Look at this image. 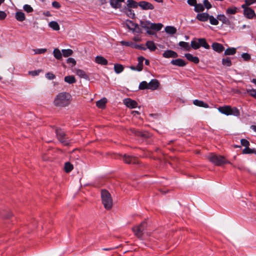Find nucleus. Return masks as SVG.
Masks as SVG:
<instances>
[{
	"label": "nucleus",
	"instance_id": "f257e3e1",
	"mask_svg": "<svg viewBox=\"0 0 256 256\" xmlns=\"http://www.w3.org/2000/svg\"><path fill=\"white\" fill-rule=\"evenodd\" d=\"M71 95L66 92L59 93L55 98L54 104L58 107H64L68 106L71 102Z\"/></svg>",
	"mask_w": 256,
	"mask_h": 256
},
{
	"label": "nucleus",
	"instance_id": "f03ea898",
	"mask_svg": "<svg viewBox=\"0 0 256 256\" xmlns=\"http://www.w3.org/2000/svg\"><path fill=\"white\" fill-rule=\"evenodd\" d=\"M218 110L219 112L226 116H238L240 115V110L236 107H232L230 106H220Z\"/></svg>",
	"mask_w": 256,
	"mask_h": 256
},
{
	"label": "nucleus",
	"instance_id": "7ed1b4c3",
	"mask_svg": "<svg viewBox=\"0 0 256 256\" xmlns=\"http://www.w3.org/2000/svg\"><path fill=\"white\" fill-rule=\"evenodd\" d=\"M101 198L104 208L108 210H110L112 206V200L110 192L106 190H102Z\"/></svg>",
	"mask_w": 256,
	"mask_h": 256
},
{
	"label": "nucleus",
	"instance_id": "20e7f679",
	"mask_svg": "<svg viewBox=\"0 0 256 256\" xmlns=\"http://www.w3.org/2000/svg\"><path fill=\"white\" fill-rule=\"evenodd\" d=\"M208 159L214 164L218 166L228 163V161L223 156H218L214 154H210L208 156Z\"/></svg>",
	"mask_w": 256,
	"mask_h": 256
},
{
	"label": "nucleus",
	"instance_id": "39448f33",
	"mask_svg": "<svg viewBox=\"0 0 256 256\" xmlns=\"http://www.w3.org/2000/svg\"><path fill=\"white\" fill-rule=\"evenodd\" d=\"M140 26L146 29H152L155 30V31L160 30L163 26V25L160 23H152L149 21H140Z\"/></svg>",
	"mask_w": 256,
	"mask_h": 256
},
{
	"label": "nucleus",
	"instance_id": "423d86ee",
	"mask_svg": "<svg viewBox=\"0 0 256 256\" xmlns=\"http://www.w3.org/2000/svg\"><path fill=\"white\" fill-rule=\"evenodd\" d=\"M56 132L59 141L64 146H68L70 144V140L66 137L65 132L60 129L56 128Z\"/></svg>",
	"mask_w": 256,
	"mask_h": 256
},
{
	"label": "nucleus",
	"instance_id": "0eeeda50",
	"mask_svg": "<svg viewBox=\"0 0 256 256\" xmlns=\"http://www.w3.org/2000/svg\"><path fill=\"white\" fill-rule=\"evenodd\" d=\"M146 227V224L143 222L140 224L133 228L132 230L134 234L138 238H142L143 232Z\"/></svg>",
	"mask_w": 256,
	"mask_h": 256
},
{
	"label": "nucleus",
	"instance_id": "6e6552de",
	"mask_svg": "<svg viewBox=\"0 0 256 256\" xmlns=\"http://www.w3.org/2000/svg\"><path fill=\"white\" fill-rule=\"evenodd\" d=\"M138 4L143 10H152L154 8L153 4L146 1L140 2Z\"/></svg>",
	"mask_w": 256,
	"mask_h": 256
},
{
	"label": "nucleus",
	"instance_id": "1a4fd4ad",
	"mask_svg": "<svg viewBox=\"0 0 256 256\" xmlns=\"http://www.w3.org/2000/svg\"><path fill=\"white\" fill-rule=\"evenodd\" d=\"M138 64L136 66H131L130 67V69L134 70H138L140 72L142 70L143 68V62L144 60V58L142 56H140L138 58Z\"/></svg>",
	"mask_w": 256,
	"mask_h": 256
},
{
	"label": "nucleus",
	"instance_id": "9d476101",
	"mask_svg": "<svg viewBox=\"0 0 256 256\" xmlns=\"http://www.w3.org/2000/svg\"><path fill=\"white\" fill-rule=\"evenodd\" d=\"M124 161L128 164H138V160L136 158L126 154L124 156Z\"/></svg>",
	"mask_w": 256,
	"mask_h": 256
},
{
	"label": "nucleus",
	"instance_id": "9b49d317",
	"mask_svg": "<svg viewBox=\"0 0 256 256\" xmlns=\"http://www.w3.org/2000/svg\"><path fill=\"white\" fill-rule=\"evenodd\" d=\"M124 103L127 107L130 108H136L138 106V103L136 101L129 98L124 100Z\"/></svg>",
	"mask_w": 256,
	"mask_h": 256
},
{
	"label": "nucleus",
	"instance_id": "f8f14e48",
	"mask_svg": "<svg viewBox=\"0 0 256 256\" xmlns=\"http://www.w3.org/2000/svg\"><path fill=\"white\" fill-rule=\"evenodd\" d=\"M243 8L244 11V15L247 18L250 19L253 18L256 16L254 10H252L251 8L248 7H245V8Z\"/></svg>",
	"mask_w": 256,
	"mask_h": 256
},
{
	"label": "nucleus",
	"instance_id": "ddd939ff",
	"mask_svg": "<svg viewBox=\"0 0 256 256\" xmlns=\"http://www.w3.org/2000/svg\"><path fill=\"white\" fill-rule=\"evenodd\" d=\"M160 83L156 79H152L151 81L148 83V90H156L159 86Z\"/></svg>",
	"mask_w": 256,
	"mask_h": 256
},
{
	"label": "nucleus",
	"instance_id": "4468645a",
	"mask_svg": "<svg viewBox=\"0 0 256 256\" xmlns=\"http://www.w3.org/2000/svg\"><path fill=\"white\" fill-rule=\"evenodd\" d=\"M162 56L164 58H177L178 56V54L177 53L172 50H168L165 51L163 54Z\"/></svg>",
	"mask_w": 256,
	"mask_h": 256
},
{
	"label": "nucleus",
	"instance_id": "2eb2a0df",
	"mask_svg": "<svg viewBox=\"0 0 256 256\" xmlns=\"http://www.w3.org/2000/svg\"><path fill=\"white\" fill-rule=\"evenodd\" d=\"M212 47L214 51L218 52H221L224 49V46L222 44L218 42L213 43L212 46Z\"/></svg>",
	"mask_w": 256,
	"mask_h": 256
},
{
	"label": "nucleus",
	"instance_id": "dca6fc26",
	"mask_svg": "<svg viewBox=\"0 0 256 256\" xmlns=\"http://www.w3.org/2000/svg\"><path fill=\"white\" fill-rule=\"evenodd\" d=\"M185 57L190 62H192L196 64H197L199 62L200 60L198 57L194 56L190 54H186L184 55Z\"/></svg>",
	"mask_w": 256,
	"mask_h": 256
},
{
	"label": "nucleus",
	"instance_id": "f3484780",
	"mask_svg": "<svg viewBox=\"0 0 256 256\" xmlns=\"http://www.w3.org/2000/svg\"><path fill=\"white\" fill-rule=\"evenodd\" d=\"M171 64L173 65L178 66H184L186 65L185 62L180 58H178L176 60H172L171 61Z\"/></svg>",
	"mask_w": 256,
	"mask_h": 256
},
{
	"label": "nucleus",
	"instance_id": "a211bd4d",
	"mask_svg": "<svg viewBox=\"0 0 256 256\" xmlns=\"http://www.w3.org/2000/svg\"><path fill=\"white\" fill-rule=\"evenodd\" d=\"M95 62L101 65L106 66L108 64V60L102 56H96L95 58Z\"/></svg>",
	"mask_w": 256,
	"mask_h": 256
},
{
	"label": "nucleus",
	"instance_id": "6ab92c4d",
	"mask_svg": "<svg viewBox=\"0 0 256 256\" xmlns=\"http://www.w3.org/2000/svg\"><path fill=\"white\" fill-rule=\"evenodd\" d=\"M209 15L207 13H200L196 16V18L201 22H206L209 18Z\"/></svg>",
	"mask_w": 256,
	"mask_h": 256
},
{
	"label": "nucleus",
	"instance_id": "aec40b11",
	"mask_svg": "<svg viewBox=\"0 0 256 256\" xmlns=\"http://www.w3.org/2000/svg\"><path fill=\"white\" fill-rule=\"evenodd\" d=\"M15 18L19 22H23L26 19L25 14L22 12H17L15 14Z\"/></svg>",
	"mask_w": 256,
	"mask_h": 256
},
{
	"label": "nucleus",
	"instance_id": "412c9836",
	"mask_svg": "<svg viewBox=\"0 0 256 256\" xmlns=\"http://www.w3.org/2000/svg\"><path fill=\"white\" fill-rule=\"evenodd\" d=\"M193 104L196 106L203 107L205 108H208L209 107L208 104L204 102L198 100H195L193 102Z\"/></svg>",
	"mask_w": 256,
	"mask_h": 256
},
{
	"label": "nucleus",
	"instance_id": "4be33fe9",
	"mask_svg": "<svg viewBox=\"0 0 256 256\" xmlns=\"http://www.w3.org/2000/svg\"><path fill=\"white\" fill-rule=\"evenodd\" d=\"M198 44L200 47L202 46L205 48L206 49H209L210 46L206 42V40L204 38H198Z\"/></svg>",
	"mask_w": 256,
	"mask_h": 256
},
{
	"label": "nucleus",
	"instance_id": "5701e85b",
	"mask_svg": "<svg viewBox=\"0 0 256 256\" xmlns=\"http://www.w3.org/2000/svg\"><path fill=\"white\" fill-rule=\"evenodd\" d=\"M74 72L81 78H84L85 79H87L88 78V76H87L85 72H84L82 70L76 69L74 70Z\"/></svg>",
	"mask_w": 256,
	"mask_h": 256
},
{
	"label": "nucleus",
	"instance_id": "b1692460",
	"mask_svg": "<svg viewBox=\"0 0 256 256\" xmlns=\"http://www.w3.org/2000/svg\"><path fill=\"white\" fill-rule=\"evenodd\" d=\"M146 46L150 51H154L156 48V46L153 41L148 40L146 42Z\"/></svg>",
	"mask_w": 256,
	"mask_h": 256
},
{
	"label": "nucleus",
	"instance_id": "393cba45",
	"mask_svg": "<svg viewBox=\"0 0 256 256\" xmlns=\"http://www.w3.org/2000/svg\"><path fill=\"white\" fill-rule=\"evenodd\" d=\"M126 26L128 29L132 30H134L138 26V24L133 22L132 20H126Z\"/></svg>",
	"mask_w": 256,
	"mask_h": 256
},
{
	"label": "nucleus",
	"instance_id": "a878e982",
	"mask_svg": "<svg viewBox=\"0 0 256 256\" xmlns=\"http://www.w3.org/2000/svg\"><path fill=\"white\" fill-rule=\"evenodd\" d=\"M165 32L170 34H174L176 33V29L172 26H166L165 28Z\"/></svg>",
	"mask_w": 256,
	"mask_h": 256
},
{
	"label": "nucleus",
	"instance_id": "bb28decb",
	"mask_svg": "<svg viewBox=\"0 0 256 256\" xmlns=\"http://www.w3.org/2000/svg\"><path fill=\"white\" fill-rule=\"evenodd\" d=\"M218 20L222 22L223 24H228L230 21L228 19L224 14H219L217 16Z\"/></svg>",
	"mask_w": 256,
	"mask_h": 256
},
{
	"label": "nucleus",
	"instance_id": "cd10ccee",
	"mask_svg": "<svg viewBox=\"0 0 256 256\" xmlns=\"http://www.w3.org/2000/svg\"><path fill=\"white\" fill-rule=\"evenodd\" d=\"M107 102V100L106 98H102L101 100H98L96 103V106L100 108H104Z\"/></svg>",
	"mask_w": 256,
	"mask_h": 256
},
{
	"label": "nucleus",
	"instance_id": "c85d7f7f",
	"mask_svg": "<svg viewBox=\"0 0 256 256\" xmlns=\"http://www.w3.org/2000/svg\"><path fill=\"white\" fill-rule=\"evenodd\" d=\"M64 81L70 84H72L76 82V80L73 76H68L64 77Z\"/></svg>",
	"mask_w": 256,
	"mask_h": 256
},
{
	"label": "nucleus",
	"instance_id": "c756f323",
	"mask_svg": "<svg viewBox=\"0 0 256 256\" xmlns=\"http://www.w3.org/2000/svg\"><path fill=\"white\" fill-rule=\"evenodd\" d=\"M110 4L114 8H118L121 7V2L118 0H110Z\"/></svg>",
	"mask_w": 256,
	"mask_h": 256
},
{
	"label": "nucleus",
	"instance_id": "7c9ffc66",
	"mask_svg": "<svg viewBox=\"0 0 256 256\" xmlns=\"http://www.w3.org/2000/svg\"><path fill=\"white\" fill-rule=\"evenodd\" d=\"M48 26L50 28L54 30H60V26L56 22H50L48 24Z\"/></svg>",
	"mask_w": 256,
	"mask_h": 256
},
{
	"label": "nucleus",
	"instance_id": "2f4dec72",
	"mask_svg": "<svg viewBox=\"0 0 256 256\" xmlns=\"http://www.w3.org/2000/svg\"><path fill=\"white\" fill-rule=\"evenodd\" d=\"M124 68L122 65L120 64H115L114 65V70L116 74H120L123 71Z\"/></svg>",
	"mask_w": 256,
	"mask_h": 256
},
{
	"label": "nucleus",
	"instance_id": "473e14b6",
	"mask_svg": "<svg viewBox=\"0 0 256 256\" xmlns=\"http://www.w3.org/2000/svg\"><path fill=\"white\" fill-rule=\"evenodd\" d=\"M54 56L57 60H60L62 58V54L58 48H55L54 50Z\"/></svg>",
	"mask_w": 256,
	"mask_h": 256
},
{
	"label": "nucleus",
	"instance_id": "72a5a7b5",
	"mask_svg": "<svg viewBox=\"0 0 256 256\" xmlns=\"http://www.w3.org/2000/svg\"><path fill=\"white\" fill-rule=\"evenodd\" d=\"M236 53V48H227L224 52V55H234Z\"/></svg>",
	"mask_w": 256,
	"mask_h": 256
},
{
	"label": "nucleus",
	"instance_id": "f704fd0d",
	"mask_svg": "<svg viewBox=\"0 0 256 256\" xmlns=\"http://www.w3.org/2000/svg\"><path fill=\"white\" fill-rule=\"evenodd\" d=\"M138 3L133 0H128L127 1V6L130 8H136L138 6Z\"/></svg>",
	"mask_w": 256,
	"mask_h": 256
},
{
	"label": "nucleus",
	"instance_id": "c9c22d12",
	"mask_svg": "<svg viewBox=\"0 0 256 256\" xmlns=\"http://www.w3.org/2000/svg\"><path fill=\"white\" fill-rule=\"evenodd\" d=\"M178 45L184 48L186 50H190V46L189 44L187 42H180L178 44Z\"/></svg>",
	"mask_w": 256,
	"mask_h": 256
},
{
	"label": "nucleus",
	"instance_id": "e433bc0d",
	"mask_svg": "<svg viewBox=\"0 0 256 256\" xmlns=\"http://www.w3.org/2000/svg\"><path fill=\"white\" fill-rule=\"evenodd\" d=\"M74 167L72 164L70 162H66L64 164V170L66 172H71Z\"/></svg>",
	"mask_w": 256,
	"mask_h": 256
},
{
	"label": "nucleus",
	"instance_id": "4c0bfd02",
	"mask_svg": "<svg viewBox=\"0 0 256 256\" xmlns=\"http://www.w3.org/2000/svg\"><path fill=\"white\" fill-rule=\"evenodd\" d=\"M125 13L129 18H135V14L133 10L130 8L126 9Z\"/></svg>",
	"mask_w": 256,
	"mask_h": 256
},
{
	"label": "nucleus",
	"instance_id": "58836bf2",
	"mask_svg": "<svg viewBox=\"0 0 256 256\" xmlns=\"http://www.w3.org/2000/svg\"><path fill=\"white\" fill-rule=\"evenodd\" d=\"M222 64L225 66H230L232 65V62L229 58H226L222 60Z\"/></svg>",
	"mask_w": 256,
	"mask_h": 256
},
{
	"label": "nucleus",
	"instance_id": "ea45409f",
	"mask_svg": "<svg viewBox=\"0 0 256 256\" xmlns=\"http://www.w3.org/2000/svg\"><path fill=\"white\" fill-rule=\"evenodd\" d=\"M62 55L64 57H68L71 56L73 53L72 50L70 49L62 50Z\"/></svg>",
	"mask_w": 256,
	"mask_h": 256
},
{
	"label": "nucleus",
	"instance_id": "a19ab883",
	"mask_svg": "<svg viewBox=\"0 0 256 256\" xmlns=\"http://www.w3.org/2000/svg\"><path fill=\"white\" fill-rule=\"evenodd\" d=\"M238 8L236 7L229 8H227L226 13L228 14H234L237 12Z\"/></svg>",
	"mask_w": 256,
	"mask_h": 256
},
{
	"label": "nucleus",
	"instance_id": "79ce46f5",
	"mask_svg": "<svg viewBox=\"0 0 256 256\" xmlns=\"http://www.w3.org/2000/svg\"><path fill=\"white\" fill-rule=\"evenodd\" d=\"M198 42V39L192 40L190 44L191 47L194 50L199 48L200 47Z\"/></svg>",
	"mask_w": 256,
	"mask_h": 256
},
{
	"label": "nucleus",
	"instance_id": "37998d69",
	"mask_svg": "<svg viewBox=\"0 0 256 256\" xmlns=\"http://www.w3.org/2000/svg\"><path fill=\"white\" fill-rule=\"evenodd\" d=\"M138 88L142 90L148 89V83L146 81H142L140 84Z\"/></svg>",
	"mask_w": 256,
	"mask_h": 256
},
{
	"label": "nucleus",
	"instance_id": "c03bdc74",
	"mask_svg": "<svg viewBox=\"0 0 256 256\" xmlns=\"http://www.w3.org/2000/svg\"><path fill=\"white\" fill-rule=\"evenodd\" d=\"M208 19L210 24L214 26H216L218 24V18H216L213 16H209Z\"/></svg>",
	"mask_w": 256,
	"mask_h": 256
},
{
	"label": "nucleus",
	"instance_id": "a18cd8bd",
	"mask_svg": "<svg viewBox=\"0 0 256 256\" xmlns=\"http://www.w3.org/2000/svg\"><path fill=\"white\" fill-rule=\"evenodd\" d=\"M256 2V0H245L244 4L242 6V8H245V7H248L250 4Z\"/></svg>",
	"mask_w": 256,
	"mask_h": 256
},
{
	"label": "nucleus",
	"instance_id": "49530a36",
	"mask_svg": "<svg viewBox=\"0 0 256 256\" xmlns=\"http://www.w3.org/2000/svg\"><path fill=\"white\" fill-rule=\"evenodd\" d=\"M204 10V6L201 4H196V6H194V10L196 12H202Z\"/></svg>",
	"mask_w": 256,
	"mask_h": 256
},
{
	"label": "nucleus",
	"instance_id": "de8ad7c7",
	"mask_svg": "<svg viewBox=\"0 0 256 256\" xmlns=\"http://www.w3.org/2000/svg\"><path fill=\"white\" fill-rule=\"evenodd\" d=\"M247 92L252 96L256 99V89H247Z\"/></svg>",
	"mask_w": 256,
	"mask_h": 256
},
{
	"label": "nucleus",
	"instance_id": "09e8293b",
	"mask_svg": "<svg viewBox=\"0 0 256 256\" xmlns=\"http://www.w3.org/2000/svg\"><path fill=\"white\" fill-rule=\"evenodd\" d=\"M23 8L24 11L27 12H32L34 11L32 8L28 4H25L23 6Z\"/></svg>",
	"mask_w": 256,
	"mask_h": 256
},
{
	"label": "nucleus",
	"instance_id": "8fccbe9b",
	"mask_svg": "<svg viewBox=\"0 0 256 256\" xmlns=\"http://www.w3.org/2000/svg\"><path fill=\"white\" fill-rule=\"evenodd\" d=\"M254 149H252V148H250L248 147L247 148H244L243 150H242V154H253L254 152Z\"/></svg>",
	"mask_w": 256,
	"mask_h": 256
},
{
	"label": "nucleus",
	"instance_id": "3c124183",
	"mask_svg": "<svg viewBox=\"0 0 256 256\" xmlns=\"http://www.w3.org/2000/svg\"><path fill=\"white\" fill-rule=\"evenodd\" d=\"M120 43L122 46H128L133 47L134 46V44L132 42H126V41L122 40V41H121L120 42Z\"/></svg>",
	"mask_w": 256,
	"mask_h": 256
},
{
	"label": "nucleus",
	"instance_id": "603ef678",
	"mask_svg": "<svg viewBox=\"0 0 256 256\" xmlns=\"http://www.w3.org/2000/svg\"><path fill=\"white\" fill-rule=\"evenodd\" d=\"M33 50L34 52V54H42L45 53L47 50L46 48H38Z\"/></svg>",
	"mask_w": 256,
	"mask_h": 256
},
{
	"label": "nucleus",
	"instance_id": "864d4df0",
	"mask_svg": "<svg viewBox=\"0 0 256 256\" xmlns=\"http://www.w3.org/2000/svg\"><path fill=\"white\" fill-rule=\"evenodd\" d=\"M240 143L242 146H244L246 148H247L250 146L249 142L246 139H242L240 140Z\"/></svg>",
	"mask_w": 256,
	"mask_h": 256
},
{
	"label": "nucleus",
	"instance_id": "5fc2aeb1",
	"mask_svg": "<svg viewBox=\"0 0 256 256\" xmlns=\"http://www.w3.org/2000/svg\"><path fill=\"white\" fill-rule=\"evenodd\" d=\"M242 57L246 61H248L250 59V56L248 53H243L242 54Z\"/></svg>",
	"mask_w": 256,
	"mask_h": 256
},
{
	"label": "nucleus",
	"instance_id": "6e6d98bb",
	"mask_svg": "<svg viewBox=\"0 0 256 256\" xmlns=\"http://www.w3.org/2000/svg\"><path fill=\"white\" fill-rule=\"evenodd\" d=\"M68 64H72V66H74L76 64V61L73 58H70L67 59Z\"/></svg>",
	"mask_w": 256,
	"mask_h": 256
},
{
	"label": "nucleus",
	"instance_id": "4d7b16f0",
	"mask_svg": "<svg viewBox=\"0 0 256 256\" xmlns=\"http://www.w3.org/2000/svg\"><path fill=\"white\" fill-rule=\"evenodd\" d=\"M46 77L48 79L52 80L56 78V76L52 73L48 72L46 74Z\"/></svg>",
	"mask_w": 256,
	"mask_h": 256
},
{
	"label": "nucleus",
	"instance_id": "13d9d810",
	"mask_svg": "<svg viewBox=\"0 0 256 256\" xmlns=\"http://www.w3.org/2000/svg\"><path fill=\"white\" fill-rule=\"evenodd\" d=\"M204 4L207 9H210L212 7V5L208 0H204Z\"/></svg>",
	"mask_w": 256,
	"mask_h": 256
},
{
	"label": "nucleus",
	"instance_id": "bf43d9fd",
	"mask_svg": "<svg viewBox=\"0 0 256 256\" xmlns=\"http://www.w3.org/2000/svg\"><path fill=\"white\" fill-rule=\"evenodd\" d=\"M6 16V13L4 11H0V19L4 20Z\"/></svg>",
	"mask_w": 256,
	"mask_h": 256
},
{
	"label": "nucleus",
	"instance_id": "052dcab7",
	"mask_svg": "<svg viewBox=\"0 0 256 256\" xmlns=\"http://www.w3.org/2000/svg\"><path fill=\"white\" fill-rule=\"evenodd\" d=\"M188 3L192 6H195L196 4V0H188Z\"/></svg>",
	"mask_w": 256,
	"mask_h": 256
},
{
	"label": "nucleus",
	"instance_id": "680f3d73",
	"mask_svg": "<svg viewBox=\"0 0 256 256\" xmlns=\"http://www.w3.org/2000/svg\"><path fill=\"white\" fill-rule=\"evenodd\" d=\"M155 30H153L152 29H147L146 33L150 35H154L156 34V32H154Z\"/></svg>",
	"mask_w": 256,
	"mask_h": 256
},
{
	"label": "nucleus",
	"instance_id": "e2e57ef3",
	"mask_svg": "<svg viewBox=\"0 0 256 256\" xmlns=\"http://www.w3.org/2000/svg\"><path fill=\"white\" fill-rule=\"evenodd\" d=\"M52 5L54 7L57 8H60V4L58 2H52Z\"/></svg>",
	"mask_w": 256,
	"mask_h": 256
},
{
	"label": "nucleus",
	"instance_id": "0e129e2a",
	"mask_svg": "<svg viewBox=\"0 0 256 256\" xmlns=\"http://www.w3.org/2000/svg\"><path fill=\"white\" fill-rule=\"evenodd\" d=\"M40 71L39 70H34L30 72V74L32 75V76H36L39 74Z\"/></svg>",
	"mask_w": 256,
	"mask_h": 256
},
{
	"label": "nucleus",
	"instance_id": "69168bd1",
	"mask_svg": "<svg viewBox=\"0 0 256 256\" xmlns=\"http://www.w3.org/2000/svg\"><path fill=\"white\" fill-rule=\"evenodd\" d=\"M135 48H138L140 50H146V48L143 45H136Z\"/></svg>",
	"mask_w": 256,
	"mask_h": 256
},
{
	"label": "nucleus",
	"instance_id": "338daca9",
	"mask_svg": "<svg viewBox=\"0 0 256 256\" xmlns=\"http://www.w3.org/2000/svg\"><path fill=\"white\" fill-rule=\"evenodd\" d=\"M133 40L136 42H139L141 40V39L138 36H135Z\"/></svg>",
	"mask_w": 256,
	"mask_h": 256
},
{
	"label": "nucleus",
	"instance_id": "774afa93",
	"mask_svg": "<svg viewBox=\"0 0 256 256\" xmlns=\"http://www.w3.org/2000/svg\"><path fill=\"white\" fill-rule=\"evenodd\" d=\"M251 128L256 132V126H252Z\"/></svg>",
	"mask_w": 256,
	"mask_h": 256
}]
</instances>
